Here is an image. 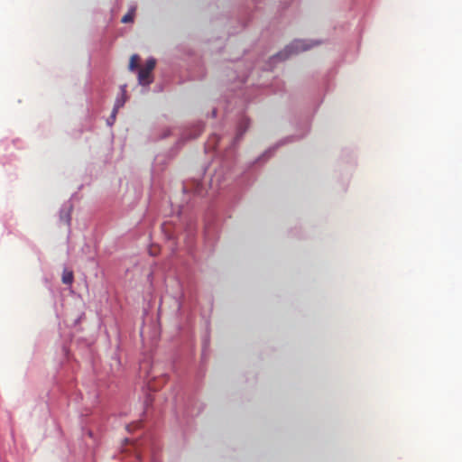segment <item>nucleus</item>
Segmentation results:
<instances>
[{
    "mask_svg": "<svg viewBox=\"0 0 462 462\" xmlns=\"http://www.w3.org/2000/svg\"><path fill=\"white\" fill-rule=\"evenodd\" d=\"M73 277V273L71 271H64L62 274V282L65 284H71Z\"/></svg>",
    "mask_w": 462,
    "mask_h": 462,
    "instance_id": "4",
    "label": "nucleus"
},
{
    "mask_svg": "<svg viewBox=\"0 0 462 462\" xmlns=\"http://www.w3.org/2000/svg\"><path fill=\"white\" fill-rule=\"evenodd\" d=\"M242 125H245V127H244V130H243V131H246L247 123H246V122H243V123H241L240 128L242 127Z\"/></svg>",
    "mask_w": 462,
    "mask_h": 462,
    "instance_id": "7",
    "label": "nucleus"
},
{
    "mask_svg": "<svg viewBox=\"0 0 462 462\" xmlns=\"http://www.w3.org/2000/svg\"><path fill=\"white\" fill-rule=\"evenodd\" d=\"M138 62H139L138 55H136V54L133 55L130 59L129 69L134 70L138 67Z\"/></svg>",
    "mask_w": 462,
    "mask_h": 462,
    "instance_id": "5",
    "label": "nucleus"
},
{
    "mask_svg": "<svg viewBox=\"0 0 462 462\" xmlns=\"http://www.w3.org/2000/svg\"><path fill=\"white\" fill-rule=\"evenodd\" d=\"M148 386H149V388H150L151 390H155V389H154V387H153L151 383H149V384H148Z\"/></svg>",
    "mask_w": 462,
    "mask_h": 462,
    "instance_id": "8",
    "label": "nucleus"
},
{
    "mask_svg": "<svg viewBox=\"0 0 462 462\" xmlns=\"http://www.w3.org/2000/svg\"><path fill=\"white\" fill-rule=\"evenodd\" d=\"M310 47L311 46L307 44L305 42V41L296 40V41H293L288 46H286V48L278 54V58L281 60H285V59L289 58L291 54H296L300 51H307Z\"/></svg>",
    "mask_w": 462,
    "mask_h": 462,
    "instance_id": "1",
    "label": "nucleus"
},
{
    "mask_svg": "<svg viewBox=\"0 0 462 462\" xmlns=\"http://www.w3.org/2000/svg\"><path fill=\"white\" fill-rule=\"evenodd\" d=\"M156 60L152 58L147 60L144 68L139 70L138 80L141 85H149L152 82V71L154 69Z\"/></svg>",
    "mask_w": 462,
    "mask_h": 462,
    "instance_id": "2",
    "label": "nucleus"
},
{
    "mask_svg": "<svg viewBox=\"0 0 462 462\" xmlns=\"http://www.w3.org/2000/svg\"><path fill=\"white\" fill-rule=\"evenodd\" d=\"M134 10L133 9L129 13L125 14L122 17L121 22L124 23H127L133 22V20H134Z\"/></svg>",
    "mask_w": 462,
    "mask_h": 462,
    "instance_id": "6",
    "label": "nucleus"
},
{
    "mask_svg": "<svg viewBox=\"0 0 462 462\" xmlns=\"http://www.w3.org/2000/svg\"><path fill=\"white\" fill-rule=\"evenodd\" d=\"M125 88H126L125 85L121 87V97H118L116 98V100L115 106L113 108L111 116H110V119L112 120V122H110V120H108V124L109 125L113 124V122L116 119V116L117 114L118 109L120 107H122L125 105V101H126V97H125L126 90H125Z\"/></svg>",
    "mask_w": 462,
    "mask_h": 462,
    "instance_id": "3",
    "label": "nucleus"
}]
</instances>
